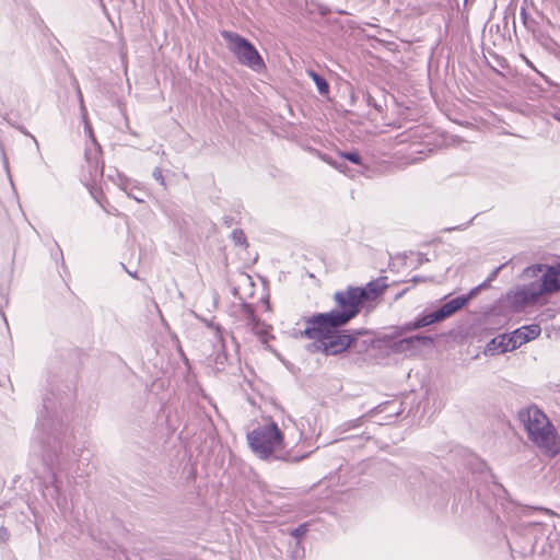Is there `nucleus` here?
I'll list each match as a JSON object with an SVG mask.
<instances>
[{"label":"nucleus","instance_id":"26","mask_svg":"<svg viewBox=\"0 0 560 560\" xmlns=\"http://www.w3.org/2000/svg\"><path fill=\"white\" fill-rule=\"evenodd\" d=\"M16 128H18V129H19L23 135L31 137V139L34 141V143H35L36 148L38 149V141H37V139H36L32 133H30V132H28V131H27L23 126H18Z\"/></svg>","mask_w":560,"mask_h":560},{"label":"nucleus","instance_id":"39","mask_svg":"<svg viewBox=\"0 0 560 560\" xmlns=\"http://www.w3.org/2000/svg\"><path fill=\"white\" fill-rule=\"evenodd\" d=\"M456 230V228H448L446 231H453Z\"/></svg>","mask_w":560,"mask_h":560},{"label":"nucleus","instance_id":"20","mask_svg":"<svg viewBox=\"0 0 560 560\" xmlns=\"http://www.w3.org/2000/svg\"><path fill=\"white\" fill-rule=\"evenodd\" d=\"M244 310L246 314L247 325L250 327V329L257 335L262 334V330L259 328V319L256 317L255 311L252 307V305L246 304L244 306Z\"/></svg>","mask_w":560,"mask_h":560},{"label":"nucleus","instance_id":"29","mask_svg":"<svg viewBox=\"0 0 560 560\" xmlns=\"http://www.w3.org/2000/svg\"><path fill=\"white\" fill-rule=\"evenodd\" d=\"M3 166L7 171V174L9 176V179H10V183L13 185V182H12V178H11V175H10V170H9V162H8V159L5 156V154H3Z\"/></svg>","mask_w":560,"mask_h":560},{"label":"nucleus","instance_id":"3","mask_svg":"<svg viewBox=\"0 0 560 560\" xmlns=\"http://www.w3.org/2000/svg\"><path fill=\"white\" fill-rule=\"evenodd\" d=\"M305 329L301 336L313 340L314 351L322 352L325 355H338L347 351L358 337L362 335L361 330L342 329L343 326L325 328L318 325L316 315L304 318Z\"/></svg>","mask_w":560,"mask_h":560},{"label":"nucleus","instance_id":"40","mask_svg":"<svg viewBox=\"0 0 560 560\" xmlns=\"http://www.w3.org/2000/svg\"><path fill=\"white\" fill-rule=\"evenodd\" d=\"M540 75H541V78H544L546 81H548V79L545 77V74H541V73H540Z\"/></svg>","mask_w":560,"mask_h":560},{"label":"nucleus","instance_id":"12","mask_svg":"<svg viewBox=\"0 0 560 560\" xmlns=\"http://www.w3.org/2000/svg\"><path fill=\"white\" fill-rule=\"evenodd\" d=\"M451 316L452 313L446 303H444L432 312L419 314L408 327L410 329L423 328L435 323H441Z\"/></svg>","mask_w":560,"mask_h":560},{"label":"nucleus","instance_id":"13","mask_svg":"<svg viewBox=\"0 0 560 560\" xmlns=\"http://www.w3.org/2000/svg\"><path fill=\"white\" fill-rule=\"evenodd\" d=\"M386 280V277H381L370 281L365 287H354L359 291H363L364 294L361 296L363 304L374 301L383 294L384 290L387 288Z\"/></svg>","mask_w":560,"mask_h":560},{"label":"nucleus","instance_id":"9","mask_svg":"<svg viewBox=\"0 0 560 560\" xmlns=\"http://www.w3.org/2000/svg\"><path fill=\"white\" fill-rule=\"evenodd\" d=\"M542 296L537 281H530L510 290L506 293V301L514 310H522L527 305L534 304Z\"/></svg>","mask_w":560,"mask_h":560},{"label":"nucleus","instance_id":"22","mask_svg":"<svg viewBox=\"0 0 560 560\" xmlns=\"http://www.w3.org/2000/svg\"><path fill=\"white\" fill-rule=\"evenodd\" d=\"M363 98L368 106L375 108L378 113L383 112V107H384L383 103L377 101L369 92L363 95Z\"/></svg>","mask_w":560,"mask_h":560},{"label":"nucleus","instance_id":"24","mask_svg":"<svg viewBox=\"0 0 560 560\" xmlns=\"http://www.w3.org/2000/svg\"><path fill=\"white\" fill-rule=\"evenodd\" d=\"M153 178L160 183L161 186L165 187V179L162 173V170L160 167H155L152 172Z\"/></svg>","mask_w":560,"mask_h":560},{"label":"nucleus","instance_id":"19","mask_svg":"<svg viewBox=\"0 0 560 560\" xmlns=\"http://www.w3.org/2000/svg\"><path fill=\"white\" fill-rule=\"evenodd\" d=\"M307 74L314 81V83L317 88V91L320 95H326L329 93V84L323 75H320L319 73H317L316 71H314L312 69L307 70Z\"/></svg>","mask_w":560,"mask_h":560},{"label":"nucleus","instance_id":"2","mask_svg":"<svg viewBox=\"0 0 560 560\" xmlns=\"http://www.w3.org/2000/svg\"><path fill=\"white\" fill-rule=\"evenodd\" d=\"M528 440L547 457L560 453V435L548 416L536 405L522 408L517 413Z\"/></svg>","mask_w":560,"mask_h":560},{"label":"nucleus","instance_id":"37","mask_svg":"<svg viewBox=\"0 0 560 560\" xmlns=\"http://www.w3.org/2000/svg\"><path fill=\"white\" fill-rule=\"evenodd\" d=\"M209 326L214 327L218 334L220 332V326H219V325H215V326H214V325H212V324H209Z\"/></svg>","mask_w":560,"mask_h":560},{"label":"nucleus","instance_id":"32","mask_svg":"<svg viewBox=\"0 0 560 560\" xmlns=\"http://www.w3.org/2000/svg\"><path fill=\"white\" fill-rule=\"evenodd\" d=\"M427 278L424 277H420V276H415L411 278V281L415 282V283H418V282H421V281H425Z\"/></svg>","mask_w":560,"mask_h":560},{"label":"nucleus","instance_id":"36","mask_svg":"<svg viewBox=\"0 0 560 560\" xmlns=\"http://www.w3.org/2000/svg\"><path fill=\"white\" fill-rule=\"evenodd\" d=\"M126 271H127L131 277H133V278H138V276H137V271H135V272H133V271H129V270H127V269H126Z\"/></svg>","mask_w":560,"mask_h":560},{"label":"nucleus","instance_id":"7","mask_svg":"<svg viewBox=\"0 0 560 560\" xmlns=\"http://www.w3.org/2000/svg\"><path fill=\"white\" fill-rule=\"evenodd\" d=\"M523 277L524 279H536L542 295L560 291V264L556 266L532 265L524 269Z\"/></svg>","mask_w":560,"mask_h":560},{"label":"nucleus","instance_id":"28","mask_svg":"<svg viewBox=\"0 0 560 560\" xmlns=\"http://www.w3.org/2000/svg\"><path fill=\"white\" fill-rule=\"evenodd\" d=\"M226 359H228V354H226L225 351H223L222 353H219L217 355V360L215 361H217L218 364H223Z\"/></svg>","mask_w":560,"mask_h":560},{"label":"nucleus","instance_id":"8","mask_svg":"<svg viewBox=\"0 0 560 560\" xmlns=\"http://www.w3.org/2000/svg\"><path fill=\"white\" fill-rule=\"evenodd\" d=\"M339 159L324 158V161L343 173L345 175L354 178L359 174H363L368 170L364 164L363 158L355 149L350 151H339Z\"/></svg>","mask_w":560,"mask_h":560},{"label":"nucleus","instance_id":"11","mask_svg":"<svg viewBox=\"0 0 560 560\" xmlns=\"http://www.w3.org/2000/svg\"><path fill=\"white\" fill-rule=\"evenodd\" d=\"M541 332V328L538 324H530L522 326L513 330L509 335L508 347L505 349H517L526 342L536 339Z\"/></svg>","mask_w":560,"mask_h":560},{"label":"nucleus","instance_id":"34","mask_svg":"<svg viewBox=\"0 0 560 560\" xmlns=\"http://www.w3.org/2000/svg\"><path fill=\"white\" fill-rule=\"evenodd\" d=\"M536 510L540 511V512H544L546 514H551L550 510L549 509H546V508H537Z\"/></svg>","mask_w":560,"mask_h":560},{"label":"nucleus","instance_id":"31","mask_svg":"<svg viewBox=\"0 0 560 560\" xmlns=\"http://www.w3.org/2000/svg\"><path fill=\"white\" fill-rule=\"evenodd\" d=\"M78 96H79V100H80V103H81V110L83 112V115H85V108H84V105H83V96H82V93H81L80 89H78Z\"/></svg>","mask_w":560,"mask_h":560},{"label":"nucleus","instance_id":"16","mask_svg":"<svg viewBox=\"0 0 560 560\" xmlns=\"http://www.w3.org/2000/svg\"><path fill=\"white\" fill-rule=\"evenodd\" d=\"M480 290L478 287L472 288L467 294L458 295L446 301V305L450 308L452 315L462 310L467 303L479 294Z\"/></svg>","mask_w":560,"mask_h":560},{"label":"nucleus","instance_id":"23","mask_svg":"<svg viewBox=\"0 0 560 560\" xmlns=\"http://www.w3.org/2000/svg\"><path fill=\"white\" fill-rule=\"evenodd\" d=\"M307 530H308L307 524L303 523V524H300L299 526H296L295 528H293L290 532V535L295 538H301L307 533Z\"/></svg>","mask_w":560,"mask_h":560},{"label":"nucleus","instance_id":"21","mask_svg":"<svg viewBox=\"0 0 560 560\" xmlns=\"http://www.w3.org/2000/svg\"><path fill=\"white\" fill-rule=\"evenodd\" d=\"M232 241L237 246H247V240L243 230L235 229L231 234Z\"/></svg>","mask_w":560,"mask_h":560},{"label":"nucleus","instance_id":"1","mask_svg":"<svg viewBox=\"0 0 560 560\" xmlns=\"http://www.w3.org/2000/svg\"><path fill=\"white\" fill-rule=\"evenodd\" d=\"M69 421V413L66 410L63 398L46 395L43 398V409L40 411L37 431L38 439L43 446V457L51 470L61 471L63 469V451L60 435L66 433ZM51 483L57 493V505L60 506V491L62 482L57 472L52 471Z\"/></svg>","mask_w":560,"mask_h":560},{"label":"nucleus","instance_id":"14","mask_svg":"<svg viewBox=\"0 0 560 560\" xmlns=\"http://www.w3.org/2000/svg\"><path fill=\"white\" fill-rule=\"evenodd\" d=\"M371 416H377L381 413H385L382 418V422L380 424H390L401 413V404L396 401H386L384 404L378 405L375 409L370 411Z\"/></svg>","mask_w":560,"mask_h":560},{"label":"nucleus","instance_id":"27","mask_svg":"<svg viewBox=\"0 0 560 560\" xmlns=\"http://www.w3.org/2000/svg\"><path fill=\"white\" fill-rule=\"evenodd\" d=\"M504 267V265H501L492 270V272L488 276L487 280L492 282L499 275L500 270Z\"/></svg>","mask_w":560,"mask_h":560},{"label":"nucleus","instance_id":"15","mask_svg":"<svg viewBox=\"0 0 560 560\" xmlns=\"http://www.w3.org/2000/svg\"><path fill=\"white\" fill-rule=\"evenodd\" d=\"M117 186L126 192V195L139 203L145 202L149 194L131 184V182L121 174H117Z\"/></svg>","mask_w":560,"mask_h":560},{"label":"nucleus","instance_id":"10","mask_svg":"<svg viewBox=\"0 0 560 560\" xmlns=\"http://www.w3.org/2000/svg\"><path fill=\"white\" fill-rule=\"evenodd\" d=\"M85 163L90 178L96 182L97 178L103 176L104 163L102 160L101 145L92 138L91 145L85 149Z\"/></svg>","mask_w":560,"mask_h":560},{"label":"nucleus","instance_id":"4","mask_svg":"<svg viewBox=\"0 0 560 560\" xmlns=\"http://www.w3.org/2000/svg\"><path fill=\"white\" fill-rule=\"evenodd\" d=\"M363 291H359L354 287H348L346 290L335 292L332 299L338 306L329 312L315 313L318 325L325 328L336 326H346L353 319L364 305L361 296Z\"/></svg>","mask_w":560,"mask_h":560},{"label":"nucleus","instance_id":"18","mask_svg":"<svg viewBox=\"0 0 560 560\" xmlns=\"http://www.w3.org/2000/svg\"><path fill=\"white\" fill-rule=\"evenodd\" d=\"M416 342L421 343L423 346H431L434 343V339L431 336L416 335L399 340L397 346L401 348L404 345H406V347L409 348L412 347Z\"/></svg>","mask_w":560,"mask_h":560},{"label":"nucleus","instance_id":"35","mask_svg":"<svg viewBox=\"0 0 560 560\" xmlns=\"http://www.w3.org/2000/svg\"><path fill=\"white\" fill-rule=\"evenodd\" d=\"M553 118L560 122V110H557V112L553 114Z\"/></svg>","mask_w":560,"mask_h":560},{"label":"nucleus","instance_id":"33","mask_svg":"<svg viewBox=\"0 0 560 560\" xmlns=\"http://www.w3.org/2000/svg\"><path fill=\"white\" fill-rule=\"evenodd\" d=\"M425 261H429V259L427 257H424L423 255H419L418 262L423 264Z\"/></svg>","mask_w":560,"mask_h":560},{"label":"nucleus","instance_id":"38","mask_svg":"<svg viewBox=\"0 0 560 560\" xmlns=\"http://www.w3.org/2000/svg\"><path fill=\"white\" fill-rule=\"evenodd\" d=\"M359 421H360V419H355V420L351 421V423H352V425L354 427V425H355V423H357V422H359Z\"/></svg>","mask_w":560,"mask_h":560},{"label":"nucleus","instance_id":"6","mask_svg":"<svg viewBox=\"0 0 560 560\" xmlns=\"http://www.w3.org/2000/svg\"><path fill=\"white\" fill-rule=\"evenodd\" d=\"M221 35L228 43L229 50L236 57L241 65L254 71L265 69V61L250 40L231 31H223Z\"/></svg>","mask_w":560,"mask_h":560},{"label":"nucleus","instance_id":"5","mask_svg":"<svg viewBox=\"0 0 560 560\" xmlns=\"http://www.w3.org/2000/svg\"><path fill=\"white\" fill-rule=\"evenodd\" d=\"M283 439V433L273 421L258 425L247 433V441L252 451L261 459L270 457L282 459L283 457L275 453L282 448Z\"/></svg>","mask_w":560,"mask_h":560},{"label":"nucleus","instance_id":"17","mask_svg":"<svg viewBox=\"0 0 560 560\" xmlns=\"http://www.w3.org/2000/svg\"><path fill=\"white\" fill-rule=\"evenodd\" d=\"M509 335H499L488 342L486 353L493 355L494 353H505L514 349H505L508 347Z\"/></svg>","mask_w":560,"mask_h":560},{"label":"nucleus","instance_id":"30","mask_svg":"<svg viewBox=\"0 0 560 560\" xmlns=\"http://www.w3.org/2000/svg\"><path fill=\"white\" fill-rule=\"evenodd\" d=\"M490 283H491V282H490V281H488V280L486 279L483 282H481V283H480V284H478L477 287H478V288H479V290L481 291V290H483V289H488V288L490 287Z\"/></svg>","mask_w":560,"mask_h":560},{"label":"nucleus","instance_id":"25","mask_svg":"<svg viewBox=\"0 0 560 560\" xmlns=\"http://www.w3.org/2000/svg\"><path fill=\"white\" fill-rule=\"evenodd\" d=\"M10 538V533L4 526H0V544L8 541Z\"/></svg>","mask_w":560,"mask_h":560}]
</instances>
